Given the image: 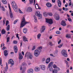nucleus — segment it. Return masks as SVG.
<instances>
[{"label":"nucleus","mask_w":73,"mask_h":73,"mask_svg":"<svg viewBox=\"0 0 73 73\" xmlns=\"http://www.w3.org/2000/svg\"><path fill=\"white\" fill-rule=\"evenodd\" d=\"M29 23V22L25 21V18H24V17H23L22 19V21L21 22V27H23L25 26V25L27 24H28Z\"/></svg>","instance_id":"obj_1"},{"label":"nucleus","mask_w":73,"mask_h":73,"mask_svg":"<svg viewBox=\"0 0 73 73\" xmlns=\"http://www.w3.org/2000/svg\"><path fill=\"white\" fill-rule=\"evenodd\" d=\"M11 4L12 6V7L13 9L15 11H16V9H17V6L16 3L14 1H12L11 3Z\"/></svg>","instance_id":"obj_2"},{"label":"nucleus","mask_w":73,"mask_h":73,"mask_svg":"<svg viewBox=\"0 0 73 73\" xmlns=\"http://www.w3.org/2000/svg\"><path fill=\"white\" fill-rule=\"evenodd\" d=\"M27 57V58L29 59H32L33 56L32 53L29 52H27L25 54V57Z\"/></svg>","instance_id":"obj_3"},{"label":"nucleus","mask_w":73,"mask_h":73,"mask_svg":"<svg viewBox=\"0 0 73 73\" xmlns=\"http://www.w3.org/2000/svg\"><path fill=\"white\" fill-rule=\"evenodd\" d=\"M61 53L62 55L65 57H66L68 56V54H67V52L66 50L65 49L62 50L61 52Z\"/></svg>","instance_id":"obj_4"},{"label":"nucleus","mask_w":73,"mask_h":73,"mask_svg":"<svg viewBox=\"0 0 73 73\" xmlns=\"http://www.w3.org/2000/svg\"><path fill=\"white\" fill-rule=\"evenodd\" d=\"M35 15L38 17V19H42V15L40 14V11H36L35 13Z\"/></svg>","instance_id":"obj_5"},{"label":"nucleus","mask_w":73,"mask_h":73,"mask_svg":"<svg viewBox=\"0 0 73 73\" xmlns=\"http://www.w3.org/2000/svg\"><path fill=\"white\" fill-rule=\"evenodd\" d=\"M54 17L56 20H58L60 19V16L57 13H56L54 15Z\"/></svg>","instance_id":"obj_6"},{"label":"nucleus","mask_w":73,"mask_h":73,"mask_svg":"<svg viewBox=\"0 0 73 73\" xmlns=\"http://www.w3.org/2000/svg\"><path fill=\"white\" fill-rule=\"evenodd\" d=\"M34 56L36 57H38L40 54V51L37 50H35L34 51Z\"/></svg>","instance_id":"obj_7"},{"label":"nucleus","mask_w":73,"mask_h":73,"mask_svg":"<svg viewBox=\"0 0 73 73\" xmlns=\"http://www.w3.org/2000/svg\"><path fill=\"white\" fill-rule=\"evenodd\" d=\"M8 6L9 10L10 16L11 18H12L13 17V13L12 12V10H11V7H10V5H9V4Z\"/></svg>","instance_id":"obj_8"},{"label":"nucleus","mask_w":73,"mask_h":73,"mask_svg":"<svg viewBox=\"0 0 73 73\" xmlns=\"http://www.w3.org/2000/svg\"><path fill=\"white\" fill-rule=\"evenodd\" d=\"M46 22L47 23H48L49 24H52L53 23V21L52 20V19H46Z\"/></svg>","instance_id":"obj_9"},{"label":"nucleus","mask_w":73,"mask_h":73,"mask_svg":"<svg viewBox=\"0 0 73 73\" xmlns=\"http://www.w3.org/2000/svg\"><path fill=\"white\" fill-rule=\"evenodd\" d=\"M9 21H7L6 22V25L7 26V27H6V30L7 31H9L10 29L9 25H8V24H9Z\"/></svg>","instance_id":"obj_10"},{"label":"nucleus","mask_w":73,"mask_h":73,"mask_svg":"<svg viewBox=\"0 0 73 73\" xmlns=\"http://www.w3.org/2000/svg\"><path fill=\"white\" fill-rule=\"evenodd\" d=\"M8 63L9 64H11V65L13 66L14 65V61L12 59H11L9 60Z\"/></svg>","instance_id":"obj_11"},{"label":"nucleus","mask_w":73,"mask_h":73,"mask_svg":"<svg viewBox=\"0 0 73 73\" xmlns=\"http://www.w3.org/2000/svg\"><path fill=\"white\" fill-rule=\"evenodd\" d=\"M27 73H33V70L32 68L28 69L27 70Z\"/></svg>","instance_id":"obj_12"},{"label":"nucleus","mask_w":73,"mask_h":73,"mask_svg":"<svg viewBox=\"0 0 73 73\" xmlns=\"http://www.w3.org/2000/svg\"><path fill=\"white\" fill-rule=\"evenodd\" d=\"M45 29V27L44 26H42V27L41 29H40V32L41 33H42V32H44Z\"/></svg>","instance_id":"obj_13"},{"label":"nucleus","mask_w":73,"mask_h":73,"mask_svg":"<svg viewBox=\"0 0 73 73\" xmlns=\"http://www.w3.org/2000/svg\"><path fill=\"white\" fill-rule=\"evenodd\" d=\"M33 10L30 7H28L27 10V12H31Z\"/></svg>","instance_id":"obj_14"},{"label":"nucleus","mask_w":73,"mask_h":73,"mask_svg":"<svg viewBox=\"0 0 73 73\" xmlns=\"http://www.w3.org/2000/svg\"><path fill=\"white\" fill-rule=\"evenodd\" d=\"M14 50L15 51V53H16L17 52V50H18V48H17V46H15L14 47Z\"/></svg>","instance_id":"obj_15"},{"label":"nucleus","mask_w":73,"mask_h":73,"mask_svg":"<svg viewBox=\"0 0 73 73\" xmlns=\"http://www.w3.org/2000/svg\"><path fill=\"white\" fill-rule=\"evenodd\" d=\"M45 66L44 65H42L40 66V68L43 70H45Z\"/></svg>","instance_id":"obj_16"},{"label":"nucleus","mask_w":73,"mask_h":73,"mask_svg":"<svg viewBox=\"0 0 73 73\" xmlns=\"http://www.w3.org/2000/svg\"><path fill=\"white\" fill-rule=\"evenodd\" d=\"M34 69L35 72H39V71H40V69L38 67H35Z\"/></svg>","instance_id":"obj_17"},{"label":"nucleus","mask_w":73,"mask_h":73,"mask_svg":"<svg viewBox=\"0 0 73 73\" xmlns=\"http://www.w3.org/2000/svg\"><path fill=\"white\" fill-rule=\"evenodd\" d=\"M46 5L47 7H52V4L50 3H47L46 4Z\"/></svg>","instance_id":"obj_18"},{"label":"nucleus","mask_w":73,"mask_h":73,"mask_svg":"<svg viewBox=\"0 0 73 73\" xmlns=\"http://www.w3.org/2000/svg\"><path fill=\"white\" fill-rule=\"evenodd\" d=\"M23 41L25 42H26L27 41L28 42V38H27L25 37V36H23Z\"/></svg>","instance_id":"obj_19"},{"label":"nucleus","mask_w":73,"mask_h":73,"mask_svg":"<svg viewBox=\"0 0 73 73\" xmlns=\"http://www.w3.org/2000/svg\"><path fill=\"white\" fill-rule=\"evenodd\" d=\"M23 58V56L21 53L19 54V58L20 60H22Z\"/></svg>","instance_id":"obj_20"},{"label":"nucleus","mask_w":73,"mask_h":73,"mask_svg":"<svg viewBox=\"0 0 73 73\" xmlns=\"http://www.w3.org/2000/svg\"><path fill=\"white\" fill-rule=\"evenodd\" d=\"M35 8L36 9H41V8L38 6V5L36 3L35 5Z\"/></svg>","instance_id":"obj_21"},{"label":"nucleus","mask_w":73,"mask_h":73,"mask_svg":"<svg viewBox=\"0 0 73 73\" xmlns=\"http://www.w3.org/2000/svg\"><path fill=\"white\" fill-rule=\"evenodd\" d=\"M25 65H27V64L25 63H23L22 64V65L21 66L20 68L21 70H22V69H23L22 68L23 67V66H24Z\"/></svg>","instance_id":"obj_22"},{"label":"nucleus","mask_w":73,"mask_h":73,"mask_svg":"<svg viewBox=\"0 0 73 73\" xmlns=\"http://www.w3.org/2000/svg\"><path fill=\"white\" fill-rule=\"evenodd\" d=\"M53 62H50L49 64H48V68H50V67H52L53 66Z\"/></svg>","instance_id":"obj_23"},{"label":"nucleus","mask_w":73,"mask_h":73,"mask_svg":"<svg viewBox=\"0 0 73 73\" xmlns=\"http://www.w3.org/2000/svg\"><path fill=\"white\" fill-rule=\"evenodd\" d=\"M61 24L62 25V26H66V24L65 23V22L64 21H62L61 23Z\"/></svg>","instance_id":"obj_24"},{"label":"nucleus","mask_w":73,"mask_h":73,"mask_svg":"<svg viewBox=\"0 0 73 73\" xmlns=\"http://www.w3.org/2000/svg\"><path fill=\"white\" fill-rule=\"evenodd\" d=\"M4 55L6 57L8 55V51L7 50H5L4 52Z\"/></svg>","instance_id":"obj_25"},{"label":"nucleus","mask_w":73,"mask_h":73,"mask_svg":"<svg viewBox=\"0 0 73 73\" xmlns=\"http://www.w3.org/2000/svg\"><path fill=\"white\" fill-rule=\"evenodd\" d=\"M50 58H48L46 60V64H48L49 62H50Z\"/></svg>","instance_id":"obj_26"},{"label":"nucleus","mask_w":73,"mask_h":73,"mask_svg":"<svg viewBox=\"0 0 73 73\" xmlns=\"http://www.w3.org/2000/svg\"><path fill=\"white\" fill-rule=\"evenodd\" d=\"M23 32L24 33H26L27 32V29L26 28H24Z\"/></svg>","instance_id":"obj_27"},{"label":"nucleus","mask_w":73,"mask_h":73,"mask_svg":"<svg viewBox=\"0 0 73 73\" xmlns=\"http://www.w3.org/2000/svg\"><path fill=\"white\" fill-rule=\"evenodd\" d=\"M41 36V34H38L37 35V38L38 39H40Z\"/></svg>","instance_id":"obj_28"},{"label":"nucleus","mask_w":73,"mask_h":73,"mask_svg":"<svg viewBox=\"0 0 73 73\" xmlns=\"http://www.w3.org/2000/svg\"><path fill=\"white\" fill-rule=\"evenodd\" d=\"M6 64L7 69H6V67H5V72H7V70L8 69V64H7V63L6 62Z\"/></svg>","instance_id":"obj_29"},{"label":"nucleus","mask_w":73,"mask_h":73,"mask_svg":"<svg viewBox=\"0 0 73 73\" xmlns=\"http://www.w3.org/2000/svg\"><path fill=\"white\" fill-rule=\"evenodd\" d=\"M6 31L4 30V29H3L1 31V33L2 35H4V34H5V33Z\"/></svg>","instance_id":"obj_30"},{"label":"nucleus","mask_w":73,"mask_h":73,"mask_svg":"<svg viewBox=\"0 0 73 73\" xmlns=\"http://www.w3.org/2000/svg\"><path fill=\"white\" fill-rule=\"evenodd\" d=\"M43 15L44 17H47V16H48V13L44 12L43 13Z\"/></svg>","instance_id":"obj_31"},{"label":"nucleus","mask_w":73,"mask_h":73,"mask_svg":"<svg viewBox=\"0 0 73 73\" xmlns=\"http://www.w3.org/2000/svg\"><path fill=\"white\" fill-rule=\"evenodd\" d=\"M2 2L3 4H6L7 3V1H6V0H2Z\"/></svg>","instance_id":"obj_32"},{"label":"nucleus","mask_w":73,"mask_h":73,"mask_svg":"<svg viewBox=\"0 0 73 73\" xmlns=\"http://www.w3.org/2000/svg\"><path fill=\"white\" fill-rule=\"evenodd\" d=\"M63 9L64 11H68V10H69V9H68V8H65V7H63Z\"/></svg>","instance_id":"obj_33"},{"label":"nucleus","mask_w":73,"mask_h":73,"mask_svg":"<svg viewBox=\"0 0 73 73\" xmlns=\"http://www.w3.org/2000/svg\"><path fill=\"white\" fill-rule=\"evenodd\" d=\"M71 36V35L70 34H67L66 36V37H68V38H70V36Z\"/></svg>","instance_id":"obj_34"},{"label":"nucleus","mask_w":73,"mask_h":73,"mask_svg":"<svg viewBox=\"0 0 73 73\" xmlns=\"http://www.w3.org/2000/svg\"><path fill=\"white\" fill-rule=\"evenodd\" d=\"M52 73H57V70L55 69L53 70V71H52Z\"/></svg>","instance_id":"obj_35"},{"label":"nucleus","mask_w":73,"mask_h":73,"mask_svg":"<svg viewBox=\"0 0 73 73\" xmlns=\"http://www.w3.org/2000/svg\"><path fill=\"white\" fill-rule=\"evenodd\" d=\"M48 44H49L50 45H51V46H53V45H54V44H53V43H52V42H50L48 43Z\"/></svg>","instance_id":"obj_36"},{"label":"nucleus","mask_w":73,"mask_h":73,"mask_svg":"<svg viewBox=\"0 0 73 73\" xmlns=\"http://www.w3.org/2000/svg\"><path fill=\"white\" fill-rule=\"evenodd\" d=\"M18 11H19V12L20 13H21V14L23 13V11H21V10L20 9H19Z\"/></svg>","instance_id":"obj_37"},{"label":"nucleus","mask_w":73,"mask_h":73,"mask_svg":"<svg viewBox=\"0 0 73 73\" xmlns=\"http://www.w3.org/2000/svg\"><path fill=\"white\" fill-rule=\"evenodd\" d=\"M33 0H29V3H30V4H32V3H33Z\"/></svg>","instance_id":"obj_38"},{"label":"nucleus","mask_w":73,"mask_h":73,"mask_svg":"<svg viewBox=\"0 0 73 73\" xmlns=\"http://www.w3.org/2000/svg\"><path fill=\"white\" fill-rule=\"evenodd\" d=\"M10 40V38H9V37H8L7 38V42H9V41Z\"/></svg>","instance_id":"obj_39"},{"label":"nucleus","mask_w":73,"mask_h":73,"mask_svg":"<svg viewBox=\"0 0 73 73\" xmlns=\"http://www.w3.org/2000/svg\"><path fill=\"white\" fill-rule=\"evenodd\" d=\"M2 9L3 11H5V9L4 7L3 6H2Z\"/></svg>","instance_id":"obj_40"},{"label":"nucleus","mask_w":73,"mask_h":73,"mask_svg":"<svg viewBox=\"0 0 73 73\" xmlns=\"http://www.w3.org/2000/svg\"><path fill=\"white\" fill-rule=\"evenodd\" d=\"M36 49V46H33L32 48V50H34L35 49Z\"/></svg>","instance_id":"obj_41"},{"label":"nucleus","mask_w":73,"mask_h":73,"mask_svg":"<svg viewBox=\"0 0 73 73\" xmlns=\"http://www.w3.org/2000/svg\"><path fill=\"white\" fill-rule=\"evenodd\" d=\"M63 45V44H61L60 45L58 46V48H61L62 46Z\"/></svg>","instance_id":"obj_42"},{"label":"nucleus","mask_w":73,"mask_h":73,"mask_svg":"<svg viewBox=\"0 0 73 73\" xmlns=\"http://www.w3.org/2000/svg\"><path fill=\"white\" fill-rule=\"evenodd\" d=\"M38 49L39 50H41L42 49V47H39Z\"/></svg>","instance_id":"obj_43"},{"label":"nucleus","mask_w":73,"mask_h":73,"mask_svg":"<svg viewBox=\"0 0 73 73\" xmlns=\"http://www.w3.org/2000/svg\"><path fill=\"white\" fill-rule=\"evenodd\" d=\"M18 21V20H16L13 23L14 24H16V23H17Z\"/></svg>","instance_id":"obj_44"},{"label":"nucleus","mask_w":73,"mask_h":73,"mask_svg":"<svg viewBox=\"0 0 73 73\" xmlns=\"http://www.w3.org/2000/svg\"><path fill=\"white\" fill-rule=\"evenodd\" d=\"M48 15L49 16H52L53 15V14L52 13H48Z\"/></svg>","instance_id":"obj_45"},{"label":"nucleus","mask_w":73,"mask_h":73,"mask_svg":"<svg viewBox=\"0 0 73 73\" xmlns=\"http://www.w3.org/2000/svg\"><path fill=\"white\" fill-rule=\"evenodd\" d=\"M13 44H16L17 43V41L16 40H14L13 41Z\"/></svg>","instance_id":"obj_46"},{"label":"nucleus","mask_w":73,"mask_h":73,"mask_svg":"<svg viewBox=\"0 0 73 73\" xmlns=\"http://www.w3.org/2000/svg\"><path fill=\"white\" fill-rule=\"evenodd\" d=\"M60 32L58 31H56V34H58V35H60Z\"/></svg>","instance_id":"obj_47"},{"label":"nucleus","mask_w":73,"mask_h":73,"mask_svg":"<svg viewBox=\"0 0 73 73\" xmlns=\"http://www.w3.org/2000/svg\"><path fill=\"white\" fill-rule=\"evenodd\" d=\"M53 67L54 68V69H56V68H57V66H56V65L55 64H54L53 65Z\"/></svg>","instance_id":"obj_48"},{"label":"nucleus","mask_w":73,"mask_h":73,"mask_svg":"<svg viewBox=\"0 0 73 73\" xmlns=\"http://www.w3.org/2000/svg\"><path fill=\"white\" fill-rule=\"evenodd\" d=\"M64 62H65V63H66V65H68V61H66V60H64Z\"/></svg>","instance_id":"obj_49"},{"label":"nucleus","mask_w":73,"mask_h":73,"mask_svg":"<svg viewBox=\"0 0 73 73\" xmlns=\"http://www.w3.org/2000/svg\"><path fill=\"white\" fill-rule=\"evenodd\" d=\"M34 20H37V17H36V16H34Z\"/></svg>","instance_id":"obj_50"},{"label":"nucleus","mask_w":73,"mask_h":73,"mask_svg":"<svg viewBox=\"0 0 73 73\" xmlns=\"http://www.w3.org/2000/svg\"><path fill=\"white\" fill-rule=\"evenodd\" d=\"M50 69V71H52L53 70V68L52 67H50V68H48Z\"/></svg>","instance_id":"obj_51"},{"label":"nucleus","mask_w":73,"mask_h":73,"mask_svg":"<svg viewBox=\"0 0 73 73\" xmlns=\"http://www.w3.org/2000/svg\"><path fill=\"white\" fill-rule=\"evenodd\" d=\"M6 21V19H4L3 20V24H5V21Z\"/></svg>","instance_id":"obj_52"},{"label":"nucleus","mask_w":73,"mask_h":73,"mask_svg":"<svg viewBox=\"0 0 73 73\" xmlns=\"http://www.w3.org/2000/svg\"><path fill=\"white\" fill-rule=\"evenodd\" d=\"M2 60H1V58H0V65H1L2 64Z\"/></svg>","instance_id":"obj_53"},{"label":"nucleus","mask_w":73,"mask_h":73,"mask_svg":"<svg viewBox=\"0 0 73 73\" xmlns=\"http://www.w3.org/2000/svg\"><path fill=\"white\" fill-rule=\"evenodd\" d=\"M61 4V2L60 0H58V3Z\"/></svg>","instance_id":"obj_54"},{"label":"nucleus","mask_w":73,"mask_h":73,"mask_svg":"<svg viewBox=\"0 0 73 73\" xmlns=\"http://www.w3.org/2000/svg\"><path fill=\"white\" fill-rule=\"evenodd\" d=\"M58 7H61V3H58Z\"/></svg>","instance_id":"obj_55"},{"label":"nucleus","mask_w":73,"mask_h":73,"mask_svg":"<svg viewBox=\"0 0 73 73\" xmlns=\"http://www.w3.org/2000/svg\"><path fill=\"white\" fill-rule=\"evenodd\" d=\"M68 20L69 21H72V19L70 18H69L68 19Z\"/></svg>","instance_id":"obj_56"},{"label":"nucleus","mask_w":73,"mask_h":73,"mask_svg":"<svg viewBox=\"0 0 73 73\" xmlns=\"http://www.w3.org/2000/svg\"><path fill=\"white\" fill-rule=\"evenodd\" d=\"M16 37L17 38H18V40H19V34H17Z\"/></svg>","instance_id":"obj_57"},{"label":"nucleus","mask_w":73,"mask_h":73,"mask_svg":"<svg viewBox=\"0 0 73 73\" xmlns=\"http://www.w3.org/2000/svg\"><path fill=\"white\" fill-rule=\"evenodd\" d=\"M3 48H2V50H4L5 49V48H5V46H3Z\"/></svg>","instance_id":"obj_58"},{"label":"nucleus","mask_w":73,"mask_h":73,"mask_svg":"<svg viewBox=\"0 0 73 73\" xmlns=\"http://www.w3.org/2000/svg\"><path fill=\"white\" fill-rule=\"evenodd\" d=\"M50 56H51L52 57H54V55H53L52 54H50Z\"/></svg>","instance_id":"obj_59"},{"label":"nucleus","mask_w":73,"mask_h":73,"mask_svg":"<svg viewBox=\"0 0 73 73\" xmlns=\"http://www.w3.org/2000/svg\"><path fill=\"white\" fill-rule=\"evenodd\" d=\"M56 68V70H57V71H58V70H60V69L59 68L57 67V68Z\"/></svg>","instance_id":"obj_60"},{"label":"nucleus","mask_w":73,"mask_h":73,"mask_svg":"<svg viewBox=\"0 0 73 73\" xmlns=\"http://www.w3.org/2000/svg\"><path fill=\"white\" fill-rule=\"evenodd\" d=\"M72 5V2H70L69 3V6H70V5Z\"/></svg>","instance_id":"obj_61"},{"label":"nucleus","mask_w":73,"mask_h":73,"mask_svg":"<svg viewBox=\"0 0 73 73\" xmlns=\"http://www.w3.org/2000/svg\"><path fill=\"white\" fill-rule=\"evenodd\" d=\"M37 19L34 20L35 23H37Z\"/></svg>","instance_id":"obj_62"},{"label":"nucleus","mask_w":73,"mask_h":73,"mask_svg":"<svg viewBox=\"0 0 73 73\" xmlns=\"http://www.w3.org/2000/svg\"><path fill=\"white\" fill-rule=\"evenodd\" d=\"M68 3H66V4L65 5V7H68Z\"/></svg>","instance_id":"obj_63"},{"label":"nucleus","mask_w":73,"mask_h":73,"mask_svg":"<svg viewBox=\"0 0 73 73\" xmlns=\"http://www.w3.org/2000/svg\"><path fill=\"white\" fill-rule=\"evenodd\" d=\"M66 72H67V73H69V70H67L66 71Z\"/></svg>","instance_id":"obj_64"}]
</instances>
